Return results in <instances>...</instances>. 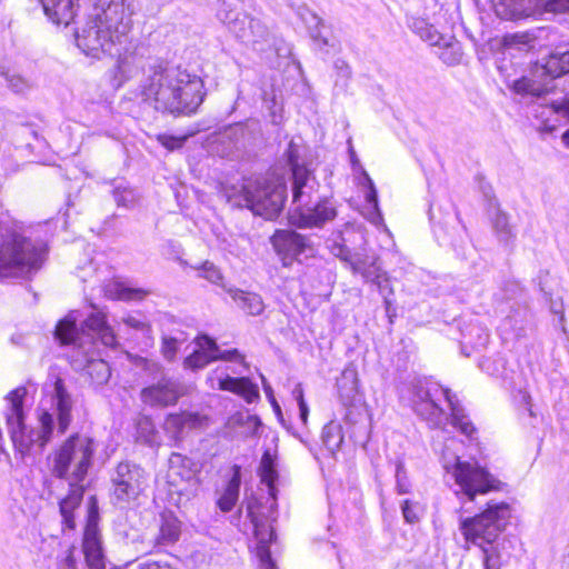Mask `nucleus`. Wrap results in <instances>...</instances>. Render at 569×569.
<instances>
[{
    "instance_id": "nucleus-1",
    "label": "nucleus",
    "mask_w": 569,
    "mask_h": 569,
    "mask_svg": "<svg viewBox=\"0 0 569 569\" xmlns=\"http://www.w3.org/2000/svg\"><path fill=\"white\" fill-rule=\"evenodd\" d=\"M141 100L161 113H194L204 99L203 81L181 66L156 59L142 67Z\"/></svg>"
},
{
    "instance_id": "nucleus-2",
    "label": "nucleus",
    "mask_w": 569,
    "mask_h": 569,
    "mask_svg": "<svg viewBox=\"0 0 569 569\" xmlns=\"http://www.w3.org/2000/svg\"><path fill=\"white\" fill-rule=\"evenodd\" d=\"M78 311H70L56 327L54 336L61 345H70L68 355L71 367L76 371H86L94 386L107 383L111 370L107 361L99 358L97 341L106 347H116L117 338L112 328L107 323L102 312H91L81 327L78 328Z\"/></svg>"
},
{
    "instance_id": "nucleus-3",
    "label": "nucleus",
    "mask_w": 569,
    "mask_h": 569,
    "mask_svg": "<svg viewBox=\"0 0 569 569\" xmlns=\"http://www.w3.org/2000/svg\"><path fill=\"white\" fill-rule=\"evenodd\" d=\"M133 0H97L76 31L77 47L88 57L120 56L132 26Z\"/></svg>"
},
{
    "instance_id": "nucleus-4",
    "label": "nucleus",
    "mask_w": 569,
    "mask_h": 569,
    "mask_svg": "<svg viewBox=\"0 0 569 569\" xmlns=\"http://www.w3.org/2000/svg\"><path fill=\"white\" fill-rule=\"evenodd\" d=\"M97 450L96 441L84 435H72L53 453L52 473L69 482V493L60 501V513L64 529L76 528L73 510L80 505L88 470Z\"/></svg>"
},
{
    "instance_id": "nucleus-5",
    "label": "nucleus",
    "mask_w": 569,
    "mask_h": 569,
    "mask_svg": "<svg viewBox=\"0 0 569 569\" xmlns=\"http://www.w3.org/2000/svg\"><path fill=\"white\" fill-rule=\"evenodd\" d=\"M0 279L23 278L40 269L44 249L24 234L20 222L0 216Z\"/></svg>"
},
{
    "instance_id": "nucleus-6",
    "label": "nucleus",
    "mask_w": 569,
    "mask_h": 569,
    "mask_svg": "<svg viewBox=\"0 0 569 569\" xmlns=\"http://www.w3.org/2000/svg\"><path fill=\"white\" fill-rule=\"evenodd\" d=\"M410 393L413 411L431 427H439L443 421V409L439 405L440 398H443L451 410V425L469 438L476 433V427L449 389L418 380L411 382Z\"/></svg>"
},
{
    "instance_id": "nucleus-7",
    "label": "nucleus",
    "mask_w": 569,
    "mask_h": 569,
    "mask_svg": "<svg viewBox=\"0 0 569 569\" xmlns=\"http://www.w3.org/2000/svg\"><path fill=\"white\" fill-rule=\"evenodd\" d=\"M287 197V186L281 179H244L239 187L227 192L228 202L236 208H247L266 220L279 217Z\"/></svg>"
},
{
    "instance_id": "nucleus-8",
    "label": "nucleus",
    "mask_w": 569,
    "mask_h": 569,
    "mask_svg": "<svg viewBox=\"0 0 569 569\" xmlns=\"http://www.w3.org/2000/svg\"><path fill=\"white\" fill-rule=\"evenodd\" d=\"M26 395L27 389L18 387L7 396L10 403L7 425L11 440L21 453L29 451L33 445L43 448L51 440L54 427L53 415L43 411L39 416L40 429L37 431L28 429L23 422V399Z\"/></svg>"
},
{
    "instance_id": "nucleus-9",
    "label": "nucleus",
    "mask_w": 569,
    "mask_h": 569,
    "mask_svg": "<svg viewBox=\"0 0 569 569\" xmlns=\"http://www.w3.org/2000/svg\"><path fill=\"white\" fill-rule=\"evenodd\" d=\"M218 19L246 46L258 52H267L276 47V37L260 20L237 10V3L222 1L217 12Z\"/></svg>"
},
{
    "instance_id": "nucleus-10",
    "label": "nucleus",
    "mask_w": 569,
    "mask_h": 569,
    "mask_svg": "<svg viewBox=\"0 0 569 569\" xmlns=\"http://www.w3.org/2000/svg\"><path fill=\"white\" fill-rule=\"evenodd\" d=\"M259 475L261 482L267 486L268 497L266 505L258 502L256 499L248 500L247 502V516L250 518L254 529L253 533H263L269 530V533H276V521L277 512V495L278 489L276 488V481L278 479V471L276 469V457L270 451H264L259 467Z\"/></svg>"
},
{
    "instance_id": "nucleus-11",
    "label": "nucleus",
    "mask_w": 569,
    "mask_h": 569,
    "mask_svg": "<svg viewBox=\"0 0 569 569\" xmlns=\"http://www.w3.org/2000/svg\"><path fill=\"white\" fill-rule=\"evenodd\" d=\"M111 500L120 508L133 506L147 486V473L139 465L122 461L111 473Z\"/></svg>"
},
{
    "instance_id": "nucleus-12",
    "label": "nucleus",
    "mask_w": 569,
    "mask_h": 569,
    "mask_svg": "<svg viewBox=\"0 0 569 569\" xmlns=\"http://www.w3.org/2000/svg\"><path fill=\"white\" fill-rule=\"evenodd\" d=\"M453 476L461 492L472 501L476 495L500 489L501 482L477 462L461 461L457 458Z\"/></svg>"
},
{
    "instance_id": "nucleus-13",
    "label": "nucleus",
    "mask_w": 569,
    "mask_h": 569,
    "mask_svg": "<svg viewBox=\"0 0 569 569\" xmlns=\"http://www.w3.org/2000/svg\"><path fill=\"white\" fill-rule=\"evenodd\" d=\"M510 508L507 503L488 505V508L473 518L461 521L463 533H493L506 530Z\"/></svg>"
},
{
    "instance_id": "nucleus-14",
    "label": "nucleus",
    "mask_w": 569,
    "mask_h": 569,
    "mask_svg": "<svg viewBox=\"0 0 569 569\" xmlns=\"http://www.w3.org/2000/svg\"><path fill=\"white\" fill-rule=\"evenodd\" d=\"M358 272L361 273L365 281L370 283L371 287L376 288L383 298L386 315L392 322V317L396 316V308L393 307V289L390 283V279L381 267L378 264V260L372 258L371 262L358 261Z\"/></svg>"
},
{
    "instance_id": "nucleus-15",
    "label": "nucleus",
    "mask_w": 569,
    "mask_h": 569,
    "mask_svg": "<svg viewBox=\"0 0 569 569\" xmlns=\"http://www.w3.org/2000/svg\"><path fill=\"white\" fill-rule=\"evenodd\" d=\"M270 242L284 268L291 267L308 246L307 238L293 230H276Z\"/></svg>"
},
{
    "instance_id": "nucleus-16",
    "label": "nucleus",
    "mask_w": 569,
    "mask_h": 569,
    "mask_svg": "<svg viewBox=\"0 0 569 569\" xmlns=\"http://www.w3.org/2000/svg\"><path fill=\"white\" fill-rule=\"evenodd\" d=\"M183 388L177 380L162 377L157 383L141 390V400L151 407H168L174 405L182 396Z\"/></svg>"
},
{
    "instance_id": "nucleus-17",
    "label": "nucleus",
    "mask_w": 569,
    "mask_h": 569,
    "mask_svg": "<svg viewBox=\"0 0 569 569\" xmlns=\"http://www.w3.org/2000/svg\"><path fill=\"white\" fill-rule=\"evenodd\" d=\"M336 216L333 202L330 199H323L297 210V213L291 214V221L299 228H321L332 221Z\"/></svg>"
},
{
    "instance_id": "nucleus-18",
    "label": "nucleus",
    "mask_w": 569,
    "mask_h": 569,
    "mask_svg": "<svg viewBox=\"0 0 569 569\" xmlns=\"http://www.w3.org/2000/svg\"><path fill=\"white\" fill-rule=\"evenodd\" d=\"M337 391L341 405L346 409L345 421L348 425V442L353 443L355 415L353 406L356 400V368L349 365L337 378Z\"/></svg>"
},
{
    "instance_id": "nucleus-19",
    "label": "nucleus",
    "mask_w": 569,
    "mask_h": 569,
    "mask_svg": "<svg viewBox=\"0 0 569 569\" xmlns=\"http://www.w3.org/2000/svg\"><path fill=\"white\" fill-rule=\"evenodd\" d=\"M358 186L362 187V192L365 196L366 204L361 210V214L365 219H367L370 223L376 227H383V217L381 214L379 203H378V192L376 186L368 172L358 164Z\"/></svg>"
},
{
    "instance_id": "nucleus-20",
    "label": "nucleus",
    "mask_w": 569,
    "mask_h": 569,
    "mask_svg": "<svg viewBox=\"0 0 569 569\" xmlns=\"http://www.w3.org/2000/svg\"><path fill=\"white\" fill-rule=\"evenodd\" d=\"M73 400L68 391L64 380L61 377H54L53 380V412L58 420V431L64 433L69 428L72 416Z\"/></svg>"
},
{
    "instance_id": "nucleus-21",
    "label": "nucleus",
    "mask_w": 569,
    "mask_h": 569,
    "mask_svg": "<svg viewBox=\"0 0 569 569\" xmlns=\"http://www.w3.org/2000/svg\"><path fill=\"white\" fill-rule=\"evenodd\" d=\"M318 183L310 170L296 171V176H292V204L295 206L292 213L313 203Z\"/></svg>"
},
{
    "instance_id": "nucleus-22",
    "label": "nucleus",
    "mask_w": 569,
    "mask_h": 569,
    "mask_svg": "<svg viewBox=\"0 0 569 569\" xmlns=\"http://www.w3.org/2000/svg\"><path fill=\"white\" fill-rule=\"evenodd\" d=\"M546 0H500L495 6L496 14L503 20H518L545 9Z\"/></svg>"
},
{
    "instance_id": "nucleus-23",
    "label": "nucleus",
    "mask_w": 569,
    "mask_h": 569,
    "mask_svg": "<svg viewBox=\"0 0 569 569\" xmlns=\"http://www.w3.org/2000/svg\"><path fill=\"white\" fill-rule=\"evenodd\" d=\"M43 13L54 24L69 26L79 10V0H39Z\"/></svg>"
},
{
    "instance_id": "nucleus-24",
    "label": "nucleus",
    "mask_w": 569,
    "mask_h": 569,
    "mask_svg": "<svg viewBox=\"0 0 569 569\" xmlns=\"http://www.w3.org/2000/svg\"><path fill=\"white\" fill-rule=\"evenodd\" d=\"M218 379V389L230 391L239 395L248 402H253L259 398L258 386L254 385L249 378H232L224 371L220 372V368L214 370Z\"/></svg>"
},
{
    "instance_id": "nucleus-25",
    "label": "nucleus",
    "mask_w": 569,
    "mask_h": 569,
    "mask_svg": "<svg viewBox=\"0 0 569 569\" xmlns=\"http://www.w3.org/2000/svg\"><path fill=\"white\" fill-rule=\"evenodd\" d=\"M208 419L197 412L183 411L180 413H170L164 420V430L170 432L176 439L183 432L192 429L202 428Z\"/></svg>"
},
{
    "instance_id": "nucleus-26",
    "label": "nucleus",
    "mask_w": 569,
    "mask_h": 569,
    "mask_svg": "<svg viewBox=\"0 0 569 569\" xmlns=\"http://www.w3.org/2000/svg\"><path fill=\"white\" fill-rule=\"evenodd\" d=\"M197 349L188 356L184 361V368L198 370L216 360L217 342L208 336H200L196 339Z\"/></svg>"
},
{
    "instance_id": "nucleus-27",
    "label": "nucleus",
    "mask_w": 569,
    "mask_h": 569,
    "mask_svg": "<svg viewBox=\"0 0 569 569\" xmlns=\"http://www.w3.org/2000/svg\"><path fill=\"white\" fill-rule=\"evenodd\" d=\"M537 76H548L550 79L560 78L569 73V50L557 49L548 57L542 58Z\"/></svg>"
},
{
    "instance_id": "nucleus-28",
    "label": "nucleus",
    "mask_w": 569,
    "mask_h": 569,
    "mask_svg": "<svg viewBox=\"0 0 569 569\" xmlns=\"http://www.w3.org/2000/svg\"><path fill=\"white\" fill-rule=\"evenodd\" d=\"M278 543V536H254L250 547H254L258 559L257 569H278L276 560L272 558L274 551L271 550Z\"/></svg>"
},
{
    "instance_id": "nucleus-29",
    "label": "nucleus",
    "mask_w": 569,
    "mask_h": 569,
    "mask_svg": "<svg viewBox=\"0 0 569 569\" xmlns=\"http://www.w3.org/2000/svg\"><path fill=\"white\" fill-rule=\"evenodd\" d=\"M229 293L238 307L250 316H260L266 305L260 295L240 289H230Z\"/></svg>"
},
{
    "instance_id": "nucleus-30",
    "label": "nucleus",
    "mask_w": 569,
    "mask_h": 569,
    "mask_svg": "<svg viewBox=\"0 0 569 569\" xmlns=\"http://www.w3.org/2000/svg\"><path fill=\"white\" fill-rule=\"evenodd\" d=\"M82 548L89 569H106L100 536H83Z\"/></svg>"
},
{
    "instance_id": "nucleus-31",
    "label": "nucleus",
    "mask_w": 569,
    "mask_h": 569,
    "mask_svg": "<svg viewBox=\"0 0 569 569\" xmlns=\"http://www.w3.org/2000/svg\"><path fill=\"white\" fill-rule=\"evenodd\" d=\"M240 485H241L240 467L234 466L233 475L231 476L230 480L228 481L223 493L220 496V498L217 501V506L219 507V509L221 511L228 512L236 506V503L239 499Z\"/></svg>"
},
{
    "instance_id": "nucleus-32",
    "label": "nucleus",
    "mask_w": 569,
    "mask_h": 569,
    "mask_svg": "<svg viewBox=\"0 0 569 569\" xmlns=\"http://www.w3.org/2000/svg\"><path fill=\"white\" fill-rule=\"evenodd\" d=\"M466 545L478 546L483 553L486 569H498V552L495 546L496 539H486V536H463Z\"/></svg>"
},
{
    "instance_id": "nucleus-33",
    "label": "nucleus",
    "mask_w": 569,
    "mask_h": 569,
    "mask_svg": "<svg viewBox=\"0 0 569 569\" xmlns=\"http://www.w3.org/2000/svg\"><path fill=\"white\" fill-rule=\"evenodd\" d=\"M321 438L325 447L332 455L347 446L346 432L342 426L336 421H330L323 427Z\"/></svg>"
},
{
    "instance_id": "nucleus-34",
    "label": "nucleus",
    "mask_w": 569,
    "mask_h": 569,
    "mask_svg": "<svg viewBox=\"0 0 569 569\" xmlns=\"http://www.w3.org/2000/svg\"><path fill=\"white\" fill-rule=\"evenodd\" d=\"M298 14L307 26L311 39L319 47V49H323L325 47L329 46V39L325 37L320 31V27H322V20L308 8H300Z\"/></svg>"
},
{
    "instance_id": "nucleus-35",
    "label": "nucleus",
    "mask_w": 569,
    "mask_h": 569,
    "mask_svg": "<svg viewBox=\"0 0 569 569\" xmlns=\"http://www.w3.org/2000/svg\"><path fill=\"white\" fill-rule=\"evenodd\" d=\"M169 470L172 475L189 480L196 472V463L189 457L173 452L169 458Z\"/></svg>"
},
{
    "instance_id": "nucleus-36",
    "label": "nucleus",
    "mask_w": 569,
    "mask_h": 569,
    "mask_svg": "<svg viewBox=\"0 0 569 569\" xmlns=\"http://www.w3.org/2000/svg\"><path fill=\"white\" fill-rule=\"evenodd\" d=\"M411 29L423 41L429 42L431 46H441L445 37L432 26L423 19H416L411 24Z\"/></svg>"
},
{
    "instance_id": "nucleus-37",
    "label": "nucleus",
    "mask_w": 569,
    "mask_h": 569,
    "mask_svg": "<svg viewBox=\"0 0 569 569\" xmlns=\"http://www.w3.org/2000/svg\"><path fill=\"white\" fill-rule=\"evenodd\" d=\"M442 50L439 58L448 66L460 63L462 58V50L460 43L453 37L445 38L441 46Z\"/></svg>"
},
{
    "instance_id": "nucleus-38",
    "label": "nucleus",
    "mask_w": 569,
    "mask_h": 569,
    "mask_svg": "<svg viewBox=\"0 0 569 569\" xmlns=\"http://www.w3.org/2000/svg\"><path fill=\"white\" fill-rule=\"evenodd\" d=\"M513 90L517 93L530 94L537 99L543 98L550 91L546 84H539L536 80L526 77L515 81Z\"/></svg>"
},
{
    "instance_id": "nucleus-39",
    "label": "nucleus",
    "mask_w": 569,
    "mask_h": 569,
    "mask_svg": "<svg viewBox=\"0 0 569 569\" xmlns=\"http://www.w3.org/2000/svg\"><path fill=\"white\" fill-rule=\"evenodd\" d=\"M109 292L114 298L123 301L142 300L148 295V291L143 289L130 288L124 283L120 282L113 283Z\"/></svg>"
},
{
    "instance_id": "nucleus-40",
    "label": "nucleus",
    "mask_w": 569,
    "mask_h": 569,
    "mask_svg": "<svg viewBox=\"0 0 569 569\" xmlns=\"http://www.w3.org/2000/svg\"><path fill=\"white\" fill-rule=\"evenodd\" d=\"M99 507L96 497L91 496L87 502L86 527L83 533H99Z\"/></svg>"
},
{
    "instance_id": "nucleus-41",
    "label": "nucleus",
    "mask_w": 569,
    "mask_h": 569,
    "mask_svg": "<svg viewBox=\"0 0 569 569\" xmlns=\"http://www.w3.org/2000/svg\"><path fill=\"white\" fill-rule=\"evenodd\" d=\"M170 537L171 536H150L148 539L139 537L133 541L134 549L141 556L152 553L161 545L162 540H166V538Z\"/></svg>"
},
{
    "instance_id": "nucleus-42",
    "label": "nucleus",
    "mask_w": 569,
    "mask_h": 569,
    "mask_svg": "<svg viewBox=\"0 0 569 569\" xmlns=\"http://www.w3.org/2000/svg\"><path fill=\"white\" fill-rule=\"evenodd\" d=\"M493 226L499 239L505 243H508L515 237L506 213L498 212Z\"/></svg>"
},
{
    "instance_id": "nucleus-43",
    "label": "nucleus",
    "mask_w": 569,
    "mask_h": 569,
    "mask_svg": "<svg viewBox=\"0 0 569 569\" xmlns=\"http://www.w3.org/2000/svg\"><path fill=\"white\" fill-rule=\"evenodd\" d=\"M196 270L199 271V277L204 278L211 283L220 284L222 281V274L221 271L210 261H204L199 267H193Z\"/></svg>"
},
{
    "instance_id": "nucleus-44",
    "label": "nucleus",
    "mask_w": 569,
    "mask_h": 569,
    "mask_svg": "<svg viewBox=\"0 0 569 569\" xmlns=\"http://www.w3.org/2000/svg\"><path fill=\"white\" fill-rule=\"evenodd\" d=\"M287 162L290 166L291 174L296 176L298 169L309 170L303 163L300 162L299 146L290 141L286 151Z\"/></svg>"
},
{
    "instance_id": "nucleus-45",
    "label": "nucleus",
    "mask_w": 569,
    "mask_h": 569,
    "mask_svg": "<svg viewBox=\"0 0 569 569\" xmlns=\"http://www.w3.org/2000/svg\"><path fill=\"white\" fill-rule=\"evenodd\" d=\"M180 526L181 522L171 511L161 513L160 533H180Z\"/></svg>"
},
{
    "instance_id": "nucleus-46",
    "label": "nucleus",
    "mask_w": 569,
    "mask_h": 569,
    "mask_svg": "<svg viewBox=\"0 0 569 569\" xmlns=\"http://www.w3.org/2000/svg\"><path fill=\"white\" fill-rule=\"evenodd\" d=\"M113 199L118 207H130L136 201L134 191L129 188L116 187L113 189Z\"/></svg>"
},
{
    "instance_id": "nucleus-47",
    "label": "nucleus",
    "mask_w": 569,
    "mask_h": 569,
    "mask_svg": "<svg viewBox=\"0 0 569 569\" xmlns=\"http://www.w3.org/2000/svg\"><path fill=\"white\" fill-rule=\"evenodd\" d=\"M178 351V340L172 337L162 339L161 352L168 361H172Z\"/></svg>"
},
{
    "instance_id": "nucleus-48",
    "label": "nucleus",
    "mask_w": 569,
    "mask_h": 569,
    "mask_svg": "<svg viewBox=\"0 0 569 569\" xmlns=\"http://www.w3.org/2000/svg\"><path fill=\"white\" fill-rule=\"evenodd\" d=\"M122 321L124 325L136 330L148 329V325L146 322L144 317L140 315H128L127 317L122 318Z\"/></svg>"
},
{
    "instance_id": "nucleus-49",
    "label": "nucleus",
    "mask_w": 569,
    "mask_h": 569,
    "mask_svg": "<svg viewBox=\"0 0 569 569\" xmlns=\"http://www.w3.org/2000/svg\"><path fill=\"white\" fill-rule=\"evenodd\" d=\"M216 360L223 361H242V357L237 349L221 351L217 345V351H214Z\"/></svg>"
},
{
    "instance_id": "nucleus-50",
    "label": "nucleus",
    "mask_w": 569,
    "mask_h": 569,
    "mask_svg": "<svg viewBox=\"0 0 569 569\" xmlns=\"http://www.w3.org/2000/svg\"><path fill=\"white\" fill-rule=\"evenodd\" d=\"M396 478L399 493H407L409 491V485L407 482L406 471L401 462L397 465Z\"/></svg>"
},
{
    "instance_id": "nucleus-51",
    "label": "nucleus",
    "mask_w": 569,
    "mask_h": 569,
    "mask_svg": "<svg viewBox=\"0 0 569 569\" xmlns=\"http://www.w3.org/2000/svg\"><path fill=\"white\" fill-rule=\"evenodd\" d=\"M545 10L549 12L569 11V0H546Z\"/></svg>"
},
{
    "instance_id": "nucleus-52",
    "label": "nucleus",
    "mask_w": 569,
    "mask_h": 569,
    "mask_svg": "<svg viewBox=\"0 0 569 569\" xmlns=\"http://www.w3.org/2000/svg\"><path fill=\"white\" fill-rule=\"evenodd\" d=\"M3 77L6 78L9 87L14 91V92H21L24 90L26 88V82L24 80L20 77V76H17V74H9L8 72H3L2 73Z\"/></svg>"
},
{
    "instance_id": "nucleus-53",
    "label": "nucleus",
    "mask_w": 569,
    "mask_h": 569,
    "mask_svg": "<svg viewBox=\"0 0 569 569\" xmlns=\"http://www.w3.org/2000/svg\"><path fill=\"white\" fill-rule=\"evenodd\" d=\"M158 140L164 148H167L169 150H174V149L182 147L184 138H177L173 136L163 134V136H159Z\"/></svg>"
},
{
    "instance_id": "nucleus-54",
    "label": "nucleus",
    "mask_w": 569,
    "mask_h": 569,
    "mask_svg": "<svg viewBox=\"0 0 569 569\" xmlns=\"http://www.w3.org/2000/svg\"><path fill=\"white\" fill-rule=\"evenodd\" d=\"M546 107L551 113L569 116V99H563L561 102L551 101L550 103H546Z\"/></svg>"
},
{
    "instance_id": "nucleus-55",
    "label": "nucleus",
    "mask_w": 569,
    "mask_h": 569,
    "mask_svg": "<svg viewBox=\"0 0 569 569\" xmlns=\"http://www.w3.org/2000/svg\"><path fill=\"white\" fill-rule=\"evenodd\" d=\"M269 110H270L271 122L273 124H280L281 120H282V116H281L282 107L279 106L276 102V100L273 99L272 100V106L269 108Z\"/></svg>"
},
{
    "instance_id": "nucleus-56",
    "label": "nucleus",
    "mask_w": 569,
    "mask_h": 569,
    "mask_svg": "<svg viewBox=\"0 0 569 569\" xmlns=\"http://www.w3.org/2000/svg\"><path fill=\"white\" fill-rule=\"evenodd\" d=\"M402 513L407 522L413 523L418 520V516L412 510L409 500H406L402 505Z\"/></svg>"
},
{
    "instance_id": "nucleus-57",
    "label": "nucleus",
    "mask_w": 569,
    "mask_h": 569,
    "mask_svg": "<svg viewBox=\"0 0 569 569\" xmlns=\"http://www.w3.org/2000/svg\"><path fill=\"white\" fill-rule=\"evenodd\" d=\"M292 397L298 402V406L302 402H306L303 397V388L301 383H297L295 388L292 389Z\"/></svg>"
},
{
    "instance_id": "nucleus-58",
    "label": "nucleus",
    "mask_w": 569,
    "mask_h": 569,
    "mask_svg": "<svg viewBox=\"0 0 569 569\" xmlns=\"http://www.w3.org/2000/svg\"><path fill=\"white\" fill-rule=\"evenodd\" d=\"M73 552H74V548H73V547H72V548H69V550H68V555H67V556H66V558H64V563H66V566H67L69 569H74V567H76V561H77V560H76V558H74Z\"/></svg>"
},
{
    "instance_id": "nucleus-59",
    "label": "nucleus",
    "mask_w": 569,
    "mask_h": 569,
    "mask_svg": "<svg viewBox=\"0 0 569 569\" xmlns=\"http://www.w3.org/2000/svg\"><path fill=\"white\" fill-rule=\"evenodd\" d=\"M141 569H174L172 568L171 566L167 565V563H159V562H151V563H146L141 567Z\"/></svg>"
},
{
    "instance_id": "nucleus-60",
    "label": "nucleus",
    "mask_w": 569,
    "mask_h": 569,
    "mask_svg": "<svg viewBox=\"0 0 569 569\" xmlns=\"http://www.w3.org/2000/svg\"><path fill=\"white\" fill-rule=\"evenodd\" d=\"M308 413H309V409H308L307 402H302L301 405H299V415H300V419L303 423L307 422Z\"/></svg>"
},
{
    "instance_id": "nucleus-61",
    "label": "nucleus",
    "mask_w": 569,
    "mask_h": 569,
    "mask_svg": "<svg viewBox=\"0 0 569 569\" xmlns=\"http://www.w3.org/2000/svg\"><path fill=\"white\" fill-rule=\"evenodd\" d=\"M348 144H349L350 164H351L352 169H355L356 168V152L353 150L351 139H348Z\"/></svg>"
},
{
    "instance_id": "nucleus-62",
    "label": "nucleus",
    "mask_w": 569,
    "mask_h": 569,
    "mask_svg": "<svg viewBox=\"0 0 569 569\" xmlns=\"http://www.w3.org/2000/svg\"><path fill=\"white\" fill-rule=\"evenodd\" d=\"M127 64H128V59L127 58H120L118 60V68H119V71L124 74L127 72Z\"/></svg>"
},
{
    "instance_id": "nucleus-63",
    "label": "nucleus",
    "mask_w": 569,
    "mask_h": 569,
    "mask_svg": "<svg viewBox=\"0 0 569 569\" xmlns=\"http://www.w3.org/2000/svg\"><path fill=\"white\" fill-rule=\"evenodd\" d=\"M333 252H335V254L340 256L342 259L347 260V256L345 254V250L341 246H336L333 248Z\"/></svg>"
},
{
    "instance_id": "nucleus-64",
    "label": "nucleus",
    "mask_w": 569,
    "mask_h": 569,
    "mask_svg": "<svg viewBox=\"0 0 569 569\" xmlns=\"http://www.w3.org/2000/svg\"><path fill=\"white\" fill-rule=\"evenodd\" d=\"M561 140L563 142V144L569 148V129L566 130L562 136H561Z\"/></svg>"
}]
</instances>
